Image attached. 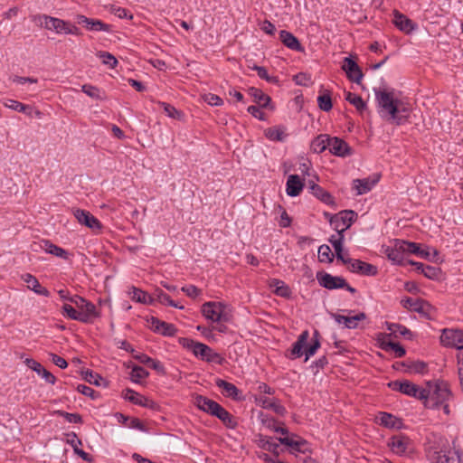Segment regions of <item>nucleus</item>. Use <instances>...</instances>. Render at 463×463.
<instances>
[{
    "instance_id": "1",
    "label": "nucleus",
    "mask_w": 463,
    "mask_h": 463,
    "mask_svg": "<svg viewBox=\"0 0 463 463\" xmlns=\"http://www.w3.org/2000/svg\"><path fill=\"white\" fill-rule=\"evenodd\" d=\"M424 451L430 463H463L460 451L452 449L448 439L434 432L426 436Z\"/></svg>"
},
{
    "instance_id": "2",
    "label": "nucleus",
    "mask_w": 463,
    "mask_h": 463,
    "mask_svg": "<svg viewBox=\"0 0 463 463\" xmlns=\"http://www.w3.org/2000/svg\"><path fill=\"white\" fill-rule=\"evenodd\" d=\"M375 98L383 118H387L396 125L407 122L411 111L408 102L395 99L392 92L386 90L376 91Z\"/></svg>"
},
{
    "instance_id": "3",
    "label": "nucleus",
    "mask_w": 463,
    "mask_h": 463,
    "mask_svg": "<svg viewBox=\"0 0 463 463\" xmlns=\"http://www.w3.org/2000/svg\"><path fill=\"white\" fill-rule=\"evenodd\" d=\"M178 342L184 348L191 351L194 356L199 357L203 361L214 363L219 365L222 364L223 358L222 355L214 352L207 345L187 337H181Z\"/></svg>"
},
{
    "instance_id": "4",
    "label": "nucleus",
    "mask_w": 463,
    "mask_h": 463,
    "mask_svg": "<svg viewBox=\"0 0 463 463\" xmlns=\"http://www.w3.org/2000/svg\"><path fill=\"white\" fill-rule=\"evenodd\" d=\"M308 337V331H303L292 346V354H296L298 357H300L303 354H305V361H307L311 356H313L320 347L319 333L317 330H315L312 338L313 343L306 348L305 352H303V348L306 346Z\"/></svg>"
},
{
    "instance_id": "5",
    "label": "nucleus",
    "mask_w": 463,
    "mask_h": 463,
    "mask_svg": "<svg viewBox=\"0 0 463 463\" xmlns=\"http://www.w3.org/2000/svg\"><path fill=\"white\" fill-rule=\"evenodd\" d=\"M428 391L430 392V408L438 407L449 401L451 392L446 382L436 381L427 383Z\"/></svg>"
},
{
    "instance_id": "6",
    "label": "nucleus",
    "mask_w": 463,
    "mask_h": 463,
    "mask_svg": "<svg viewBox=\"0 0 463 463\" xmlns=\"http://www.w3.org/2000/svg\"><path fill=\"white\" fill-rule=\"evenodd\" d=\"M71 303L76 307L77 312L85 317L83 320L84 324H91L100 316L96 306L92 302L79 295H73Z\"/></svg>"
},
{
    "instance_id": "7",
    "label": "nucleus",
    "mask_w": 463,
    "mask_h": 463,
    "mask_svg": "<svg viewBox=\"0 0 463 463\" xmlns=\"http://www.w3.org/2000/svg\"><path fill=\"white\" fill-rule=\"evenodd\" d=\"M356 213L352 210H345L330 217L329 222L337 233H342L349 229L354 222Z\"/></svg>"
},
{
    "instance_id": "8",
    "label": "nucleus",
    "mask_w": 463,
    "mask_h": 463,
    "mask_svg": "<svg viewBox=\"0 0 463 463\" xmlns=\"http://www.w3.org/2000/svg\"><path fill=\"white\" fill-rule=\"evenodd\" d=\"M388 447L396 455L404 456L413 450V442L406 435L399 433L390 438Z\"/></svg>"
},
{
    "instance_id": "9",
    "label": "nucleus",
    "mask_w": 463,
    "mask_h": 463,
    "mask_svg": "<svg viewBox=\"0 0 463 463\" xmlns=\"http://www.w3.org/2000/svg\"><path fill=\"white\" fill-rule=\"evenodd\" d=\"M33 22L46 30L54 31L56 33H65L68 22L49 16L46 14H38L33 17Z\"/></svg>"
},
{
    "instance_id": "10",
    "label": "nucleus",
    "mask_w": 463,
    "mask_h": 463,
    "mask_svg": "<svg viewBox=\"0 0 463 463\" xmlns=\"http://www.w3.org/2000/svg\"><path fill=\"white\" fill-rule=\"evenodd\" d=\"M440 343L445 347L463 348V330L444 328L441 330Z\"/></svg>"
},
{
    "instance_id": "11",
    "label": "nucleus",
    "mask_w": 463,
    "mask_h": 463,
    "mask_svg": "<svg viewBox=\"0 0 463 463\" xmlns=\"http://www.w3.org/2000/svg\"><path fill=\"white\" fill-rule=\"evenodd\" d=\"M225 304L222 302L209 301L203 304L201 311L203 316L213 323L223 319Z\"/></svg>"
},
{
    "instance_id": "12",
    "label": "nucleus",
    "mask_w": 463,
    "mask_h": 463,
    "mask_svg": "<svg viewBox=\"0 0 463 463\" xmlns=\"http://www.w3.org/2000/svg\"><path fill=\"white\" fill-rule=\"evenodd\" d=\"M278 440L280 444L289 447L291 453L299 452L306 454L310 452L308 442L296 434L292 433L290 436L279 437Z\"/></svg>"
},
{
    "instance_id": "13",
    "label": "nucleus",
    "mask_w": 463,
    "mask_h": 463,
    "mask_svg": "<svg viewBox=\"0 0 463 463\" xmlns=\"http://www.w3.org/2000/svg\"><path fill=\"white\" fill-rule=\"evenodd\" d=\"M317 279L321 287L330 290L346 286V280L343 277L333 276L323 271L317 273Z\"/></svg>"
},
{
    "instance_id": "14",
    "label": "nucleus",
    "mask_w": 463,
    "mask_h": 463,
    "mask_svg": "<svg viewBox=\"0 0 463 463\" xmlns=\"http://www.w3.org/2000/svg\"><path fill=\"white\" fill-rule=\"evenodd\" d=\"M342 70L345 72L347 79L350 81L360 84L364 77V73L352 57L344 58Z\"/></svg>"
},
{
    "instance_id": "15",
    "label": "nucleus",
    "mask_w": 463,
    "mask_h": 463,
    "mask_svg": "<svg viewBox=\"0 0 463 463\" xmlns=\"http://www.w3.org/2000/svg\"><path fill=\"white\" fill-rule=\"evenodd\" d=\"M73 215L81 225H85L93 232H99L102 228L101 222L90 212L82 209L73 210Z\"/></svg>"
},
{
    "instance_id": "16",
    "label": "nucleus",
    "mask_w": 463,
    "mask_h": 463,
    "mask_svg": "<svg viewBox=\"0 0 463 463\" xmlns=\"http://www.w3.org/2000/svg\"><path fill=\"white\" fill-rule=\"evenodd\" d=\"M76 20L79 24L84 25L89 31L107 33L111 32L112 26L103 23L101 20L89 18L83 14H78Z\"/></svg>"
},
{
    "instance_id": "17",
    "label": "nucleus",
    "mask_w": 463,
    "mask_h": 463,
    "mask_svg": "<svg viewBox=\"0 0 463 463\" xmlns=\"http://www.w3.org/2000/svg\"><path fill=\"white\" fill-rule=\"evenodd\" d=\"M348 261V269L353 273L364 276H375L378 273L377 267L373 264L356 259H353V260Z\"/></svg>"
},
{
    "instance_id": "18",
    "label": "nucleus",
    "mask_w": 463,
    "mask_h": 463,
    "mask_svg": "<svg viewBox=\"0 0 463 463\" xmlns=\"http://www.w3.org/2000/svg\"><path fill=\"white\" fill-rule=\"evenodd\" d=\"M329 152L335 156L345 157L352 155V148L344 139L330 137Z\"/></svg>"
},
{
    "instance_id": "19",
    "label": "nucleus",
    "mask_w": 463,
    "mask_h": 463,
    "mask_svg": "<svg viewBox=\"0 0 463 463\" xmlns=\"http://www.w3.org/2000/svg\"><path fill=\"white\" fill-rule=\"evenodd\" d=\"M392 14V23L401 32L410 34L417 29V24L398 10H394Z\"/></svg>"
},
{
    "instance_id": "20",
    "label": "nucleus",
    "mask_w": 463,
    "mask_h": 463,
    "mask_svg": "<svg viewBox=\"0 0 463 463\" xmlns=\"http://www.w3.org/2000/svg\"><path fill=\"white\" fill-rule=\"evenodd\" d=\"M150 323L152 330L164 336H174L177 332V328L175 325L161 321L156 317H153Z\"/></svg>"
},
{
    "instance_id": "21",
    "label": "nucleus",
    "mask_w": 463,
    "mask_h": 463,
    "mask_svg": "<svg viewBox=\"0 0 463 463\" xmlns=\"http://www.w3.org/2000/svg\"><path fill=\"white\" fill-rule=\"evenodd\" d=\"M123 397L127 401L145 408H154L156 405L153 401L128 388L123 392Z\"/></svg>"
},
{
    "instance_id": "22",
    "label": "nucleus",
    "mask_w": 463,
    "mask_h": 463,
    "mask_svg": "<svg viewBox=\"0 0 463 463\" xmlns=\"http://www.w3.org/2000/svg\"><path fill=\"white\" fill-rule=\"evenodd\" d=\"M194 404L199 410L210 414L211 416H214L216 411L221 407V405L215 401L203 395H197L195 397Z\"/></svg>"
},
{
    "instance_id": "23",
    "label": "nucleus",
    "mask_w": 463,
    "mask_h": 463,
    "mask_svg": "<svg viewBox=\"0 0 463 463\" xmlns=\"http://www.w3.org/2000/svg\"><path fill=\"white\" fill-rule=\"evenodd\" d=\"M24 364L38 375H41L48 383L54 384L56 377L47 371L39 362L33 358H26Z\"/></svg>"
},
{
    "instance_id": "24",
    "label": "nucleus",
    "mask_w": 463,
    "mask_h": 463,
    "mask_svg": "<svg viewBox=\"0 0 463 463\" xmlns=\"http://www.w3.org/2000/svg\"><path fill=\"white\" fill-rule=\"evenodd\" d=\"M21 279L24 283H26L27 288L35 294L43 297L50 296V291L46 288L43 287L33 275L25 273L22 275Z\"/></svg>"
},
{
    "instance_id": "25",
    "label": "nucleus",
    "mask_w": 463,
    "mask_h": 463,
    "mask_svg": "<svg viewBox=\"0 0 463 463\" xmlns=\"http://www.w3.org/2000/svg\"><path fill=\"white\" fill-rule=\"evenodd\" d=\"M335 322L343 324L348 329H354L358 327V323L366 318V315L364 312H360L354 316H334Z\"/></svg>"
},
{
    "instance_id": "26",
    "label": "nucleus",
    "mask_w": 463,
    "mask_h": 463,
    "mask_svg": "<svg viewBox=\"0 0 463 463\" xmlns=\"http://www.w3.org/2000/svg\"><path fill=\"white\" fill-rule=\"evenodd\" d=\"M215 385L222 389V393L228 398H232L234 401L241 400L240 390L232 383H229L222 379H216Z\"/></svg>"
},
{
    "instance_id": "27",
    "label": "nucleus",
    "mask_w": 463,
    "mask_h": 463,
    "mask_svg": "<svg viewBox=\"0 0 463 463\" xmlns=\"http://www.w3.org/2000/svg\"><path fill=\"white\" fill-rule=\"evenodd\" d=\"M304 187V183L298 175H290L286 184V193L290 197H296L300 194Z\"/></svg>"
},
{
    "instance_id": "28",
    "label": "nucleus",
    "mask_w": 463,
    "mask_h": 463,
    "mask_svg": "<svg viewBox=\"0 0 463 463\" xmlns=\"http://www.w3.org/2000/svg\"><path fill=\"white\" fill-rule=\"evenodd\" d=\"M308 189L315 197L319 199L324 203L328 205H332L335 203L333 196L327 191H326L324 188H322L320 185L317 184L313 181H309Z\"/></svg>"
},
{
    "instance_id": "29",
    "label": "nucleus",
    "mask_w": 463,
    "mask_h": 463,
    "mask_svg": "<svg viewBox=\"0 0 463 463\" xmlns=\"http://www.w3.org/2000/svg\"><path fill=\"white\" fill-rule=\"evenodd\" d=\"M279 39L286 47L292 51L302 52L304 50L298 39L288 31L281 30Z\"/></svg>"
},
{
    "instance_id": "30",
    "label": "nucleus",
    "mask_w": 463,
    "mask_h": 463,
    "mask_svg": "<svg viewBox=\"0 0 463 463\" xmlns=\"http://www.w3.org/2000/svg\"><path fill=\"white\" fill-rule=\"evenodd\" d=\"M40 247L49 254H52L63 260L69 259V253L67 250L52 243L48 240H43L40 243Z\"/></svg>"
},
{
    "instance_id": "31",
    "label": "nucleus",
    "mask_w": 463,
    "mask_h": 463,
    "mask_svg": "<svg viewBox=\"0 0 463 463\" xmlns=\"http://www.w3.org/2000/svg\"><path fill=\"white\" fill-rule=\"evenodd\" d=\"M5 105V107L14 111L24 113L29 117H32L33 112L37 118H41L42 115V113L39 110H33V109L31 106L23 104L22 102H19L14 99H8V101Z\"/></svg>"
},
{
    "instance_id": "32",
    "label": "nucleus",
    "mask_w": 463,
    "mask_h": 463,
    "mask_svg": "<svg viewBox=\"0 0 463 463\" xmlns=\"http://www.w3.org/2000/svg\"><path fill=\"white\" fill-rule=\"evenodd\" d=\"M401 304L404 308L420 314L424 313L425 306H428V304L424 300L420 298H412L410 297L402 298L401 300Z\"/></svg>"
},
{
    "instance_id": "33",
    "label": "nucleus",
    "mask_w": 463,
    "mask_h": 463,
    "mask_svg": "<svg viewBox=\"0 0 463 463\" xmlns=\"http://www.w3.org/2000/svg\"><path fill=\"white\" fill-rule=\"evenodd\" d=\"M380 425L389 429H400L402 421L397 417L388 412H380L377 417Z\"/></svg>"
},
{
    "instance_id": "34",
    "label": "nucleus",
    "mask_w": 463,
    "mask_h": 463,
    "mask_svg": "<svg viewBox=\"0 0 463 463\" xmlns=\"http://www.w3.org/2000/svg\"><path fill=\"white\" fill-rule=\"evenodd\" d=\"M131 299L135 302L141 304L153 305V297L152 295H148L146 291L136 288L131 287L128 292Z\"/></svg>"
},
{
    "instance_id": "35",
    "label": "nucleus",
    "mask_w": 463,
    "mask_h": 463,
    "mask_svg": "<svg viewBox=\"0 0 463 463\" xmlns=\"http://www.w3.org/2000/svg\"><path fill=\"white\" fill-rule=\"evenodd\" d=\"M153 297V304L157 301L163 305L173 307L175 308L183 309L184 307L178 305L175 301H174L168 294H166L164 290L160 288H156L152 294Z\"/></svg>"
},
{
    "instance_id": "36",
    "label": "nucleus",
    "mask_w": 463,
    "mask_h": 463,
    "mask_svg": "<svg viewBox=\"0 0 463 463\" xmlns=\"http://www.w3.org/2000/svg\"><path fill=\"white\" fill-rule=\"evenodd\" d=\"M330 136L326 134H321L315 137L310 145L311 150L314 153L321 154L326 148L329 149Z\"/></svg>"
},
{
    "instance_id": "37",
    "label": "nucleus",
    "mask_w": 463,
    "mask_h": 463,
    "mask_svg": "<svg viewBox=\"0 0 463 463\" xmlns=\"http://www.w3.org/2000/svg\"><path fill=\"white\" fill-rule=\"evenodd\" d=\"M386 328L390 331V335L387 336L394 335L397 337L402 335L407 339H411L412 337L411 331L401 324L386 322Z\"/></svg>"
},
{
    "instance_id": "38",
    "label": "nucleus",
    "mask_w": 463,
    "mask_h": 463,
    "mask_svg": "<svg viewBox=\"0 0 463 463\" xmlns=\"http://www.w3.org/2000/svg\"><path fill=\"white\" fill-rule=\"evenodd\" d=\"M214 417L218 418L225 425V427H227L229 429H235L238 425V422H237L235 417H233L222 405L218 409V411H216Z\"/></svg>"
},
{
    "instance_id": "39",
    "label": "nucleus",
    "mask_w": 463,
    "mask_h": 463,
    "mask_svg": "<svg viewBox=\"0 0 463 463\" xmlns=\"http://www.w3.org/2000/svg\"><path fill=\"white\" fill-rule=\"evenodd\" d=\"M378 179L370 180L369 178L354 180V189L356 194L361 195L370 192L377 183Z\"/></svg>"
},
{
    "instance_id": "40",
    "label": "nucleus",
    "mask_w": 463,
    "mask_h": 463,
    "mask_svg": "<svg viewBox=\"0 0 463 463\" xmlns=\"http://www.w3.org/2000/svg\"><path fill=\"white\" fill-rule=\"evenodd\" d=\"M270 288H274V293L277 296L282 298H289L291 294V290L288 285L285 284L284 281L279 279H271L269 283Z\"/></svg>"
},
{
    "instance_id": "41",
    "label": "nucleus",
    "mask_w": 463,
    "mask_h": 463,
    "mask_svg": "<svg viewBox=\"0 0 463 463\" xmlns=\"http://www.w3.org/2000/svg\"><path fill=\"white\" fill-rule=\"evenodd\" d=\"M400 364L402 366L406 367V369L404 371L406 373H410L423 374L427 372V368H428L427 364L422 361L402 362Z\"/></svg>"
},
{
    "instance_id": "42",
    "label": "nucleus",
    "mask_w": 463,
    "mask_h": 463,
    "mask_svg": "<svg viewBox=\"0 0 463 463\" xmlns=\"http://www.w3.org/2000/svg\"><path fill=\"white\" fill-rule=\"evenodd\" d=\"M250 94L253 97L254 101L261 108H268L271 99L269 96L265 94L261 90L257 88H250L249 90Z\"/></svg>"
},
{
    "instance_id": "43",
    "label": "nucleus",
    "mask_w": 463,
    "mask_h": 463,
    "mask_svg": "<svg viewBox=\"0 0 463 463\" xmlns=\"http://www.w3.org/2000/svg\"><path fill=\"white\" fill-rule=\"evenodd\" d=\"M265 136L271 141L282 142L286 139L288 135L285 133L284 128L275 127L267 128L265 131Z\"/></svg>"
},
{
    "instance_id": "44",
    "label": "nucleus",
    "mask_w": 463,
    "mask_h": 463,
    "mask_svg": "<svg viewBox=\"0 0 463 463\" xmlns=\"http://www.w3.org/2000/svg\"><path fill=\"white\" fill-rule=\"evenodd\" d=\"M345 99L355 107V109L359 112H363L366 109V103L364 101L361 96L352 93V92H346L345 93Z\"/></svg>"
},
{
    "instance_id": "45",
    "label": "nucleus",
    "mask_w": 463,
    "mask_h": 463,
    "mask_svg": "<svg viewBox=\"0 0 463 463\" xmlns=\"http://www.w3.org/2000/svg\"><path fill=\"white\" fill-rule=\"evenodd\" d=\"M149 373L141 366L135 365L130 373V380L135 383H140L142 380L147 378Z\"/></svg>"
},
{
    "instance_id": "46",
    "label": "nucleus",
    "mask_w": 463,
    "mask_h": 463,
    "mask_svg": "<svg viewBox=\"0 0 463 463\" xmlns=\"http://www.w3.org/2000/svg\"><path fill=\"white\" fill-rule=\"evenodd\" d=\"M62 315L70 319L76 320L83 323L85 317L80 316L79 312H77L76 307H72L69 304H64L62 306Z\"/></svg>"
},
{
    "instance_id": "47",
    "label": "nucleus",
    "mask_w": 463,
    "mask_h": 463,
    "mask_svg": "<svg viewBox=\"0 0 463 463\" xmlns=\"http://www.w3.org/2000/svg\"><path fill=\"white\" fill-rule=\"evenodd\" d=\"M260 446L275 454L276 456H279V444L272 441V438L270 437H260Z\"/></svg>"
},
{
    "instance_id": "48",
    "label": "nucleus",
    "mask_w": 463,
    "mask_h": 463,
    "mask_svg": "<svg viewBox=\"0 0 463 463\" xmlns=\"http://www.w3.org/2000/svg\"><path fill=\"white\" fill-rule=\"evenodd\" d=\"M260 402L262 403L263 408L272 409L276 413H278L279 415H284L286 412V409L283 405H281L276 402H272L266 397L261 398Z\"/></svg>"
},
{
    "instance_id": "49",
    "label": "nucleus",
    "mask_w": 463,
    "mask_h": 463,
    "mask_svg": "<svg viewBox=\"0 0 463 463\" xmlns=\"http://www.w3.org/2000/svg\"><path fill=\"white\" fill-rule=\"evenodd\" d=\"M317 105H318V108L325 112H328L329 110H331L332 107H333V103H332V99H331L330 93L326 92L322 95H319L317 97Z\"/></svg>"
},
{
    "instance_id": "50",
    "label": "nucleus",
    "mask_w": 463,
    "mask_h": 463,
    "mask_svg": "<svg viewBox=\"0 0 463 463\" xmlns=\"http://www.w3.org/2000/svg\"><path fill=\"white\" fill-rule=\"evenodd\" d=\"M334 260V255L331 251V249L328 245L323 244L318 248V260L320 262H332Z\"/></svg>"
},
{
    "instance_id": "51",
    "label": "nucleus",
    "mask_w": 463,
    "mask_h": 463,
    "mask_svg": "<svg viewBox=\"0 0 463 463\" xmlns=\"http://www.w3.org/2000/svg\"><path fill=\"white\" fill-rule=\"evenodd\" d=\"M252 70L257 71V74H258V76L260 79L265 80L269 83H272V84H278L279 83L278 77L277 76H270V75H269V73H268V71H267L265 67L254 65L252 67Z\"/></svg>"
},
{
    "instance_id": "52",
    "label": "nucleus",
    "mask_w": 463,
    "mask_h": 463,
    "mask_svg": "<svg viewBox=\"0 0 463 463\" xmlns=\"http://www.w3.org/2000/svg\"><path fill=\"white\" fill-rule=\"evenodd\" d=\"M97 56L101 60L103 64L108 65L111 69H114L118 64L115 56L108 52L99 51Z\"/></svg>"
},
{
    "instance_id": "53",
    "label": "nucleus",
    "mask_w": 463,
    "mask_h": 463,
    "mask_svg": "<svg viewBox=\"0 0 463 463\" xmlns=\"http://www.w3.org/2000/svg\"><path fill=\"white\" fill-rule=\"evenodd\" d=\"M411 397L422 401L425 407L430 408V392L428 391V386L426 388H421L416 385L415 395H411Z\"/></svg>"
},
{
    "instance_id": "54",
    "label": "nucleus",
    "mask_w": 463,
    "mask_h": 463,
    "mask_svg": "<svg viewBox=\"0 0 463 463\" xmlns=\"http://www.w3.org/2000/svg\"><path fill=\"white\" fill-rule=\"evenodd\" d=\"M82 377L85 381H87L90 384H94L97 386H100L101 382L104 381V379L99 374H98L90 370L82 372Z\"/></svg>"
},
{
    "instance_id": "55",
    "label": "nucleus",
    "mask_w": 463,
    "mask_h": 463,
    "mask_svg": "<svg viewBox=\"0 0 463 463\" xmlns=\"http://www.w3.org/2000/svg\"><path fill=\"white\" fill-rule=\"evenodd\" d=\"M158 105L161 108H163L165 113L169 118H181V116H182L181 111L177 110L174 106H172L166 102H163V101H158Z\"/></svg>"
},
{
    "instance_id": "56",
    "label": "nucleus",
    "mask_w": 463,
    "mask_h": 463,
    "mask_svg": "<svg viewBox=\"0 0 463 463\" xmlns=\"http://www.w3.org/2000/svg\"><path fill=\"white\" fill-rule=\"evenodd\" d=\"M387 257L396 264L402 265L405 261V257L401 253V250L396 248L388 249Z\"/></svg>"
},
{
    "instance_id": "57",
    "label": "nucleus",
    "mask_w": 463,
    "mask_h": 463,
    "mask_svg": "<svg viewBox=\"0 0 463 463\" xmlns=\"http://www.w3.org/2000/svg\"><path fill=\"white\" fill-rule=\"evenodd\" d=\"M81 90L88 95L89 97L95 99H102L103 98L100 95V90L90 84H84L81 87Z\"/></svg>"
},
{
    "instance_id": "58",
    "label": "nucleus",
    "mask_w": 463,
    "mask_h": 463,
    "mask_svg": "<svg viewBox=\"0 0 463 463\" xmlns=\"http://www.w3.org/2000/svg\"><path fill=\"white\" fill-rule=\"evenodd\" d=\"M407 252L411 254H415L421 258H427L429 256V252L427 250H421L419 243L411 242V244H407Z\"/></svg>"
},
{
    "instance_id": "59",
    "label": "nucleus",
    "mask_w": 463,
    "mask_h": 463,
    "mask_svg": "<svg viewBox=\"0 0 463 463\" xmlns=\"http://www.w3.org/2000/svg\"><path fill=\"white\" fill-rule=\"evenodd\" d=\"M441 270L439 268L430 265H426L422 272V274L430 279H438Z\"/></svg>"
},
{
    "instance_id": "60",
    "label": "nucleus",
    "mask_w": 463,
    "mask_h": 463,
    "mask_svg": "<svg viewBox=\"0 0 463 463\" xmlns=\"http://www.w3.org/2000/svg\"><path fill=\"white\" fill-rule=\"evenodd\" d=\"M77 391L85 396L90 397L92 400H96L99 397L97 392H95L91 387L84 384H79L77 386Z\"/></svg>"
},
{
    "instance_id": "61",
    "label": "nucleus",
    "mask_w": 463,
    "mask_h": 463,
    "mask_svg": "<svg viewBox=\"0 0 463 463\" xmlns=\"http://www.w3.org/2000/svg\"><path fill=\"white\" fill-rule=\"evenodd\" d=\"M186 296L192 298H196L202 294V290L194 285H187L181 288Z\"/></svg>"
},
{
    "instance_id": "62",
    "label": "nucleus",
    "mask_w": 463,
    "mask_h": 463,
    "mask_svg": "<svg viewBox=\"0 0 463 463\" xmlns=\"http://www.w3.org/2000/svg\"><path fill=\"white\" fill-rule=\"evenodd\" d=\"M344 239H345V235L342 233L331 235V237L329 238V242L334 247L335 251H338L340 250V248L343 247Z\"/></svg>"
},
{
    "instance_id": "63",
    "label": "nucleus",
    "mask_w": 463,
    "mask_h": 463,
    "mask_svg": "<svg viewBox=\"0 0 463 463\" xmlns=\"http://www.w3.org/2000/svg\"><path fill=\"white\" fill-rule=\"evenodd\" d=\"M146 365L152 368L159 374H165V366L159 360L151 358V362H148V364H146Z\"/></svg>"
},
{
    "instance_id": "64",
    "label": "nucleus",
    "mask_w": 463,
    "mask_h": 463,
    "mask_svg": "<svg viewBox=\"0 0 463 463\" xmlns=\"http://www.w3.org/2000/svg\"><path fill=\"white\" fill-rule=\"evenodd\" d=\"M60 414L70 423H82V417L78 413L61 411Z\"/></svg>"
}]
</instances>
